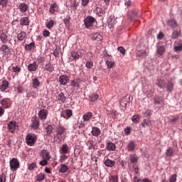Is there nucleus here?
<instances>
[{
	"mask_svg": "<svg viewBox=\"0 0 182 182\" xmlns=\"http://www.w3.org/2000/svg\"><path fill=\"white\" fill-rule=\"evenodd\" d=\"M12 70L15 73H19V72H21V68H19L18 66H13L12 67Z\"/></svg>",
	"mask_w": 182,
	"mask_h": 182,
	"instance_id": "obj_61",
	"label": "nucleus"
},
{
	"mask_svg": "<svg viewBox=\"0 0 182 182\" xmlns=\"http://www.w3.org/2000/svg\"><path fill=\"white\" fill-rule=\"evenodd\" d=\"M139 120H140V115L139 114L133 115L132 117V121L134 123H139Z\"/></svg>",
	"mask_w": 182,
	"mask_h": 182,
	"instance_id": "obj_51",
	"label": "nucleus"
},
{
	"mask_svg": "<svg viewBox=\"0 0 182 182\" xmlns=\"http://www.w3.org/2000/svg\"><path fill=\"white\" fill-rule=\"evenodd\" d=\"M128 162L129 164H137L139 163V156L136 154H132L129 156Z\"/></svg>",
	"mask_w": 182,
	"mask_h": 182,
	"instance_id": "obj_7",
	"label": "nucleus"
},
{
	"mask_svg": "<svg viewBox=\"0 0 182 182\" xmlns=\"http://www.w3.org/2000/svg\"><path fill=\"white\" fill-rule=\"evenodd\" d=\"M105 149L109 151H114V150H116V144L111 141H107L105 144Z\"/></svg>",
	"mask_w": 182,
	"mask_h": 182,
	"instance_id": "obj_15",
	"label": "nucleus"
},
{
	"mask_svg": "<svg viewBox=\"0 0 182 182\" xmlns=\"http://www.w3.org/2000/svg\"><path fill=\"white\" fill-rule=\"evenodd\" d=\"M164 52H166V47H164V46H159L157 47L156 53H158V55H164Z\"/></svg>",
	"mask_w": 182,
	"mask_h": 182,
	"instance_id": "obj_38",
	"label": "nucleus"
},
{
	"mask_svg": "<svg viewBox=\"0 0 182 182\" xmlns=\"http://www.w3.org/2000/svg\"><path fill=\"white\" fill-rule=\"evenodd\" d=\"M58 9H59V6L56 3H54L51 4L49 12L50 14H55V12H58Z\"/></svg>",
	"mask_w": 182,
	"mask_h": 182,
	"instance_id": "obj_34",
	"label": "nucleus"
},
{
	"mask_svg": "<svg viewBox=\"0 0 182 182\" xmlns=\"http://www.w3.org/2000/svg\"><path fill=\"white\" fill-rule=\"evenodd\" d=\"M68 156H66V154H64L60 156V163H65V160H67Z\"/></svg>",
	"mask_w": 182,
	"mask_h": 182,
	"instance_id": "obj_57",
	"label": "nucleus"
},
{
	"mask_svg": "<svg viewBox=\"0 0 182 182\" xmlns=\"http://www.w3.org/2000/svg\"><path fill=\"white\" fill-rule=\"evenodd\" d=\"M48 114H49V112H48V110L45 109H41L38 112V117L43 122H44V120H46V119H48Z\"/></svg>",
	"mask_w": 182,
	"mask_h": 182,
	"instance_id": "obj_6",
	"label": "nucleus"
},
{
	"mask_svg": "<svg viewBox=\"0 0 182 182\" xmlns=\"http://www.w3.org/2000/svg\"><path fill=\"white\" fill-rule=\"evenodd\" d=\"M93 117V112H87L85 113L82 116V120L83 122H90V119Z\"/></svg>",
	"mask_w": 182,
	"mask_h": 182,
	"instance_id": "obj_23",
	"label": "nucleus"
},
{
	"mask_svg": "<svg viewBox=\"0 0 182 182\" xmlns=\"http://www.w3.org/2000/svg\"><path fill=\"white\" fill-rule=\"evenodd\" d=\"M106 10L107 9H103L100 7L97 8V12L98 15H100V16H102V15H105V14H106Z\"/></svg>",
	"mask_w": 182,
	"mask_h": 182,
	"instance_id": "obj_49",
	"label": "nucleus"
},
{
	"mask_svg": "<svg viewBox=\"0 0 182 182\" xmlns=\"http://www.w3.org/2000/svg\"><path fill=\"white\" fill-rule=\"evenodd\" d=\"M178 149L176 150L174 149V148L170 146L168 147L165 154L166 156V157H173V156H174V154H176V151H177Z\"/></svg>",
	"mask_w": 182,
	"mask_h": 182,
	"instance_id": "obj_14",
	"label": "nucleus"
},
{
	"mask_svg": "<svg viewBox=\"0 0 182 182\" xmlns=\"http://www.w3.org/2000/svg\"><path fill=\"white\" fill-rule=\"evenodd\" d=\"M85 66L87 69H92V68H93V61H87Z\"/></svg>",
	"mask_w": 182,
	"mask_h": 182,
	"instance_id": "obj_60",
	"label": "nucleus"
},
{
	"mask_svg": "<svg viewBox=\"0 0 182 182\" xmlns=\"http://www.w3.org/2000/svg\"><path fill=\"white\" fill-rule=\"evenodd\" d=\"M90 102H96V100H97V99H99V95L92 94L90 97Z\"/></svg>",
	"mask_w": 182,
	"mask_h": 182,
	"instance_id": "obj_50",
	"label": "nucleus"
},
{
	"mask_svg": "<svg viewBox=\"0 0 182 182\" xmlns=\"http://www.w3.org/2000/svg\"><path fill=\"white\" fill-rule=\"evenodd\" d=\"M39 118L38 117H33L31 118V127L32 129H39Z\"/></svg>",
	"mask_w": 182,
	"mask_h": 182,
	"instance_id": "obj_9",
	"label": "nucleus"
},
{
	"mask_svg": "<svg viewBox=\"0 0 182 182\" xmlns=\"http://www.w3.org/2000/svg\"><path fill=\"white\" fill-rule=\"evenodd\" d=\"M10 168L11 171H16L19 168V161L17 159L14 158L10 161Z\"/></svg>",
	"mask_w": 182,
	"mask_h": 182,
	"instance_id": "obj_4",
	"label": "nucleus"
},
{
	"mask_svg": "<svg viewBox=\"0 0 182 182\" xmlns=\"http://www.w3.org/2000/svg\"><path fill=\"white\" fill-rule=\"evenodd\" d=\"M6 176L4 173L0 175V182H6Z\"/></svg>",
	"mask_w": 182,
	"mask_h": 182,
	"instance_id": "obj_62",
	"label": "nucleus"
},
{
	"mask_svg": "<svg viewBox=\"0 0 182 182\" xmlns=\"http://www.w3.org/2000/svg\"><path fill=\"white\" fill-rule=\"evenodd\" d=\"M38 63L36 61H34L32 63H29L27 66V69L28 72H36L38 70Z\"/></svg>",
	"mask_w": 182,
	"mask_h": 182,
	"instance_id": "obj_12",
	"label": "nucleus"
},
{
	"mask_svg": "<svg viewBox=\"0 0 182 182\" xmlns=\"http://www.w3.org/2000/svg\"><path fill=\"white\" fill-rule=\"evenodd\" d=\"M72 117V111L70 109H66L62 112L61 113V117H63L64 119H69Z\"/></svg>",
	"mask_w": 182,
	"mask_h": 182,
	"instance_id": "obj_26",
	"label": "nucleus"
},
{
	"mask_svg": "<svg viewBox=\"0 0 182 182\" xmlns=\"http://www.w3.org/2000/svg\"><path fill=\"white\" fill-rule=\"evenodd\" d=\"M55 26V21L53 20H50L48 23H46V28L48 29H52Z\"/></svg>",
	"mask_w": 182,
	"mask_h": 182,
	"instance_id": "obj_53",
	"label": "nucleus"
},
{
	"mask_svg": "<svg viewBox=\"0 0 182 182\" xmlns=\"http://www.w3.org/2000/svg\"><path fill=\"white\" fill-rule=\"evenodd\" d=\"M41 155L43 160H47V161H49L52 158V156H50V154L46 149H43L41 152Z\"/></svg>",
	"mask_w": 182,
	"mask_h": 182,
	"instance_id": "obj_11",
	"label": "nucleus"
},
{
	"mask_svg": "<svg viewBox=\"0 0 182 182\" xmlns=\"http://www.w3.org/2000/svg\"><path fill=\"white\" fill-rule=\"evenodd\" d=\"M18 9H19L21 14H25V12H26L28 9H29V6H28V4H26V3H21L18 5Z\"/></svg>",
	"mask_w": 182,
	"mask_h": 182,
	"instance_id": "obj_19",
	"label": "nucleus"
},
{
	"mask_svg": "<svg viewBox=\"0 0 182 182\" xmlns=\"http://www.w3.org/2000/svg\"><path fill=\"white\" fill-rule=\"evenodd\" d=\"M65 132L66 129L62 126H58L56 127V133L58 139H60V136L62 137L65 134Z\"/></svg>",
	"mask_w": 182,
	"mask_h": 182,
	"instance_id": "obj_13",
	"label": "nucleus"
},
{
	"mask_svg": "<svg viewBox=\"0 0 182 182\" xmlns=\"http://www.w3.org/2000/svg\"><path fill=\"white\" fill-rule=\"evenodd\" d=\"M181 35V30L180 28H176L175 30H173L172 34H171V39H177V38H180Z\"/></svg>",
	"mask_w": 182,
	"mask_h": 182,
	"instance_id": "obj_24",
	"label": "nucleus"
},
{
	"mask_svg": "<svg viewBox=\"0 0 182 182\" xmlns=\"http://www.w3.org/2000/svg\"><path fill=\"white\" fill-rule=\"evenodd\" d=\"M178 119V116L173 117L169 119L170 123H176V122Z\"/></svg>",
	"mask_w": 182,
	"mask_h": 182,
	"instance_id": "obj_63",
	"label": "nucleus"
},
{
	"mask_svg": "<svg viewBox=\"0 0 182 182\" xmlns=\"http://www.w3.org/2000/svg\"><path fill=\"white\" fill-rule=\"evenodd\" d=\"M174 49H175V52H178V50H182V43L178 46H176L174 47Z\"/></svg>",
	"mask_w": 182,
	"mask_h": 182,
	"instance_id": "obj_64",
	"label": "nucleus"
},
{
	"mask_svg": "<svg viewBox=\"0 0 182 182\" xmlns=\"http://www.w3.org/2000/svg\"><path fill=\"white\" fill-rule=\"evenodd\" d=\"M177 181V174L171 175L169 178V182H176Z\"/></svg>",
	"mask_w": 182,
	"mask_h": 182,
	"instance_id": "obj_58",
	"label": "nucleus"
},
{
	"mask_svg": "<svg viewBox=\"0 0 182 182\" xmlns=\"http://www.w3.org/2000/svg\"><path fill=\"white\" fill-rule=\"evenodd\" d=\"M43 180H45V173H41L36 176L37 181H43Z\"/></svg>",
	"mask_w": 182,
	"mask_h": 182,
	"instance_id": "obj_47",
	"label": "nucleus"
},
{
	"mask_svg": "<svg viewBox=\"0 0 182 182\" xmlns=\"http://www.w3.org/2000/svg\"><path fill=\"white\" fill-rule=\"evenodd\" d=\"M61 153H63V154H68L69 153V146H68V144H63L62 146Z\"/></svg>",
	"mask_w": 182,
	"mask_h": 182,
	"instance_id": "obj_41",
	"label": "nucleus"
},
{
	"mask_svg": "<svg viewBox=\"0 0 182 182\" xmlns=\"http://www.w3.org/2000/svg\"><path fill=\"white\" fill-rule=\"evenodd\" d=\"M95 22H96V18L92 17L91 16H88L84 19V25L87 29L92 28Z\"/></svg>",
	"mask_w": 182,
	"mask_h": 182,
	"instance_id": "obj_2",
	"label": "nucleus"
},
{
	"mask_svg": "<svg viewBox=\"0 0 182 182\" xmlns=\"http://www.w3.org/2000/svg\"><path fill=\"white\" fill-rule=\"evenodd\" d=\"M18 127V125L16 124V122L15 121H10L8 124V130L10 133H12L14 134L15 130H16V128Z\"/></svg>",
	"mask_w": 182,
	"mask_h": 182,
	"instance_id": "obj_5",
	"label": "nucleus"
},
{
	"mask_svg": "<svg viewBox=\"0 0 182 182\" xmlns=\"http://www.w3.org/2000/svg\"><path fill=\"white\" fill-rule=\"evenodd\" d=\"M129 19L130 21H134L139 18V15L137 14V11H130L128 15Z\"/></svg>",
	"mask_w": 182,
	"mask_h": 182,
	"instance_id": "obj_31",
	"label": "nucleus"
},
{
	"mask_svg": "<svg viewBox=\"0 0 182 182\" xmlns=\"http://www.w3.org/2000/svg\"><path fill=\"white\" fill-rule=\"evenodd\" d=\"M44 68H45V70H48V72H49V73H52V72H53V70H55L53 65L50 63H47L45 65Z\"/></svg>",
	"mask_w": 182,
	"mask_h": 182,
	"instance_id": "obj_37",
	"label": "nucleus"
},
{
	"mask_svg": "<svg viewBox=\"0 0 182 182\" xmlns=\"http://www.w3.org/2000/svg\"><path fill=\"white\" fill-rule=\"evenodd\" d=\"M58 100H60L62 103H65L66 102V97L65 96V94L63 92H60L58 95Z\"/></svg>",
	"mask_w": 182,
	"mask_h": 182,
	"instance_id": "obj_45",
	"label": "nucleus"
},
{
	"mask_svg": "<svg viewBox=\"0 0 182 182\" xmlns=\"http://www.w3.org/2000/svg\"><path fill=\"white\" fill-rule=\"evenodd\" d=\"M136 58H139L140 59H143L147 56V53L144 50H139L136 53Z\"/></svg>",
	"mask_w": 182,
	"mask_h": 182,
	"instance_id": "obj_27",
	"label": "nucleus"
},
{
	"mask_svg": "<svg viewBox=\"0 0 182 182\" xmlns=\"http://www.w3.org/2000/svg\"><path fill=\"white\" fill-rule=\"evenodd\" d=\"M1 105L4 109H9L11 107V100L4 98L1 100Z\"/></svg>",
	"mask_w": 182,
	"mask_h": 182,
	"instance_id": "obj_21",
	"label": "nucleus"
},
{
	"mask_svg": "<svg viewBox=\"0 0 182 182\" xmlns=\"http://www.w3.org/2000/svg\"><path fill=\"white\" fill-rule=\"evenodd\" d=\"M36 167H37L36 163L33 162L28 165V170H29L30 171H32L33 170H35V168H36Z\"/></svg>",
	"mask_w": 182,
	"mask_h": 182,
	"instance_id": "obj_54",
	"label": "nucleus"
},
{
	"mask_svg": "<svg viewBox=\"0 0 182 182\" xmlns=\"http://www.w3.org/2000/svg\"><path fill=\"white\" fill-rule=\"evenodd\" d=\"M164 102V100L163 99V97L161 96H155L154 98V105H161Z\"/></svg>",
	"mask_w": 182,
	"mask_h": 182,
	"instance_id": "obj_30",
	"label": "nucleus"
},
{
	"mask_svg": "<svg viewBox=\"0 0 182 182\" xmlns=\"http://www.w3.org/2000/svg\"><path fill=\"white\" fill-rule=\"evenodd\" d=\"M69 76L66 75H62L59 77L60 85L65 86L67 83H69Z\"/></svg>",
	"mask_w": 182,
	"mask_h": 182,
	"instance_id": "obj_10",
	"label": "nucleus"
},
{
	"mask_svg": "<svg viewBox=\"0 0 182 182\" xmlns=\"http://www.w3.org/2000/svg\"><path fill=\"white\" fill-rule=\"evenodd\" d=\"M100 133L102 132L100 131V129L97 127H92L91 134L92 136H95V137H97L98 136H100Z\"/></svg>",
	"mask_w": 182,
	"mask_h": 182,
	"instance_id": "obj_29",
	"label": "nucleus"
},
{
	"mask_svg": "<svg viewBox=\"0 0 182 182\" xmlns=\"http://www.w3.org/2000/svg\"><path fill=\"white\" fill-rule=\"evenodd\" d=\"M63 22H64V23H65V27H66L67 28H69L70 26V16H67L64 18Z\"/></svg>",
	"mask_w": 182,
	"mask_h": 182,
	"instance_id": "obj_42",
	"label": "nucleus"
},
{
	"mask_svg": "<svg viewBox=\"0 0 182 182\" xmlns=\"http://www.w3.org/2000/svg\"><path fill=\"white\" fill-rule=\"evenodd\" d=\"M54 127L53 125H47V127H46V132L47 134V136H50L52 134V132H53L54 130Z\"/></svg>",
	"mask_w": 182,
	"mask_h": 182,
	"instance_id": "obj_36",
	"label": "nucleus"
},
{
	"mask_svg": "<svg viewBox=\"0 0 182 182\" xmlns=\"http://www.w3.org/2000/svg\"><path fill=\"white\" fill-rule=\"evenodd\" d=\"M156 85L159 87L160 89H164V87H166V90L170 92V93L173 91V85L171 82H168L166 86V81L161 78H158L156 81Z\"/></svg>",
	"mask_w": 182,
	"mask_h": 182,
	"instance_id": "obj_1",
	"label": "nucleus"
},
{
	"mask_svg": "<svg viewBox=\"0 0 182 182\" xmlns=\"http://www.w3.org/2000/svg\"><path fill=\"white\" fill-rule=\"evenodd\" d=\"M133 1L132 0H125V6H127V8H130V6H133Z\"/></svg>",
	"mask_w": 182,
	"mask_h": 182,
	"instance_id": "obj_56",
	"label": "nucleus"
},
{
	"mask_svg": "<svg viewBox=\"0 0 182 182\" xmlns=\"http://www.w3.org/2000/svg\"><path fill=\"white\" fill-rule=\"evenodd\" d=\"M0 39L2 43L6 44L9 43V42H11V40H9V37H8V35L4 32L0 33Z\"/></svg>",
	"mask_w": 182,
	"mask_h": 182,
	"instance_id": "obj_20",
	"label": "nucleus"
},
{
	"mask_svg": "<svg viewBox=\"0 0 182 182\" xmlns=\"http://www.w3.org/2000/svg\"><path fill=\"white\" fill-rule=\"evenodd\" d=\"M167 25L168 26H170V28H171V29L173 30L180 28L178 24L177 23V21H176V20L174 19H169L167 21Z\"/></svg>",
	"mask_w": 182,
	"mask_h": 182,
	"instance_id": "obj_8",
	"label": "nucleus"
},
{
	"mask_svg": "<svg viewBox=\"0 0 182 182\" xmlns=\"http://www.w3.org/2000/svg\"><path fill=\"white\" fill-rule=\"evenodd\" d=\"M136 141H130L127 145V151L133 152L134 151V149H136Z\"/></svg>",
	"mask_w": 182,
	"mask_h": 182,
	"instance_id": "obj_18",
	"label": "nucleus"
},
{
	"mask_svg": "<svg viewBox=\"0 0 182 182\" xmlns=\"http://www.w3.org/2000/svg\"><path fill=\"white\" fill-rule=\"evenodd\" d=\"M80 82H81V80L79 78L74 79L73 80H71L70 86H72L73 88H75V89H76V90H77V89H79V87H80Z\"/></svg>",
	"mask_w": 182,
	"mask_h": 182,
	"instance_id": "obj_17",
	"label": "nucleus"
},
{
	"mask_svg": "<svg viewBox=\"0 0 182 182\" xmlns=\"http://www.w3.org/2000/svg\"><path fill=\"white\" fill-rule=\"evenodd\" d=\"M104 164L107 167H114V164H116V163L114 162V161L107 159L105 161Z\"/></svg>",
	"mask_w": 182,
	"mask_h": 182,
	"instance_id": "obj_35",
	"label": "nucleus"
},
{
	"mask_svg": "<svg viewBox=\"0 0 182 182\" xmlns=\"http://www.w3.org/2000/svg\"><path fill=\"white\" fill-rule=\"evenodd\" d=\"M29 23H31V20H29L28 17H22L20 19L21 26H29Z\"/></svg>",
	"mask_w": 182,
	"mask_h": 182,
	"instance_id": "obj_22",
	"label": "nucleus"
},
{
	"mask_svg": "<svg viewBox=\"0 0 182 182\" xmlns=\"http://www.w3.org/2000/svg\"><path fill=\"white\" fill-rule=\"evenodd\" d=\"M26 97L28 99L31 97H33V99H36V97H38V94H36L35 92H30L27 93Z\"/></svg>",
	"mask_w": 182,
	"mask_h": 182,
	"instance_id": "obj_46",
	"label": "nucleus"
},
{
	"mask_svg": "<svg viewBox=\"0 0 182 182\" xmlns=\"http://www.w3.org/2000/svg\"><path fill=\"white\" fill-rule=\"evenodd\" d=\"M1 52H2L3 55L4 56H7V55H9L11 53V48L7 45H3L0 48Z\"/></svg>",
	"mask_w": 182,
	"mask_h": 182,
	"instance_id": "obj_16",
	"label": "nucleus"
},
{
	"mask_svg": "<svg viewBox=\"0 0 182 182\" xmlns=\"http://www.w3.org/2000/svg\"><path fill=\"white\" fill-rule=\"evenodd\" d=\"M106 63H107V68H109V69H112V68H113V66H114V61L107 60Z\"/></svg>",
	"mask_w": 182,
	"mask_h": 182,
	"instance_id": "obj_59",
	"label": "nucleus"
},
{
	"mask_svg": "<svg viewBox=\"0 0 182 182\" xmlns=\"http://www.w3.org/2000/svg\"><path fill=\"white\" fill-rule=\"evenodd\" d=\"M32 87L33 89H38L39 86H41V81L38 79V77H35L32 80Z\"/></svg>",
	"mask_w": 182,
	"mask_h": 182,
	"instance_id": "obj_32",
	"label": "nucleus"
},
{
	"mask_svg": "<svg viewBox=\"0 0 182 182\" xmlns=\"http://www.w3.org/2000/svg\"><path fill=\"white\" fill-rule=\"evenodd\" d=\"M33 48H35V43H31L29 44H26L25 47L26 50H32Z\"/></svg>",
	"mask_w": 182,
	"mask_h": 182,
	"instance_id": "obj_52",
	"label": "nucleus"
},
{
	"mask_svg": "<svg viewBox=\"0 0 182 182\" xmlns=\"http://www.w3.org/2000/svg\"><path fill=\"white\" fill-rule=\"evenodd\" d=\"M25 38H26V32L25 31H21L17 34V39L18 41H22L23 39H25Z\"/></svg>",
	"mask_w": 182,
	"mask_h": 182,
	"instance_id": "obj_40",
	"label": "nucleus"
},
{
	"mask_svg": "<svg viewBox=\"0 0 182 182\" xmlns=\"http://www.w3.org/2000/svg\"><path fill=\"white\" fill-rule=\"evenodd\" d=\"M9 87V82L6 80H4L1 85H0V90H1V92H5V90H6V89Z\"/></svg>",
	"mask_w": 182,
	"mask_h": 182,
	"instance_id": "obj_28",
	"label": "nucleus"
},
{
	"mask_svg": "<svg viewBox=\"0 0 182 182\" xmlns=\"http://www.w3.org/2000/svg\"><path fill=\"white\" fill-rule=\"evenodd\" d=\"M92 41H102L103 40V37L102 36V35L99 34V33H95L93 36H92Z\"/></svg>",
	"mask_w": 182,
	"mask_h": 182,
	"instance_id": "obj_43",
	"label": "nucleus"
},
{
	"mask_svg": "<svg viewBox=\"0 0 182 182\" xmlns=\"http://www.w3.org/2000/svg\"><path fill=\"white\" fill-rule=\"evenodd\" d=\"M109 181L110 182H117V181H119V176H111L109 177Z\"/></svg>",
	"mask_w": 182,
	"mask_h": 182,
	"instance_id": "obj_55",
	"label": "nucleus"
},
{
	"mask_svg": "<svg viewBox=\"0 0 182 182\" xmlns=\"http://www.w3.org/2000/svg\"><path fill=\"white\" fill-rule=\"evenodd\" d=\"M80 58V55L77 51H73L69 57L70 61L73 62V60H77Z\"/></svg>",
	"mask_w": 182,
	"mask_h": 182,
	"instance_id": "obj_25",
	"label": "nucleus"
},
{
	"mask_svg": "<svg viewBox=\"0 0 182 182\" xmlns=\"http://www.w3.org/2000/svg\"><path fill=\"white\" fill-rule=\"evenodd\" d=\"M36 136L33 134H28L26 137V143L28 146H33L36 143Z\"/></svg>",
	"mask_w": 182,
	"mask_h": 182,
	"instance_id": "obj_3",
	"label": "nucleus"
},
{
	"mask_svg": "<svg viewBox=\"0 0 182 182\" xmlns=\"http://www.w3.org/2000/svg\"><path fill=\"white\" fill-rule=\"evenodd\" d=\"M68 170H69V166L65 164H62L59 169V173H66Z\"/></svg>",
	"mask_w": 182,
	"mask_h": 182,
	"instance_id": "obj_39",
	"label": "nucleus"
},
{
	"mask_svg": "<svg viewBox=\"0 0 182 182\" xmlns=\"http://www.w3.org/2000/svg\"><path fill=\"white\" fill-rule=\"evenodd\" d=\"M128 103H129V101H127V99L126 98H122L120 100L119 105H120V107H122V110H126V107H127Z\"/></svg>",
	"mask_w": 182,
	"mask_h": 182,
	"instance_id": "obj_33",
	"label": "nucleus"
},
{
	"mask_svg": "<svg viewBox=\"0 0 182 182\" xmlns=\"http://www.w3.org/2000/svg\"><path fill=\"white\" fill-rule=\"evenodd\" d=\"M83 127H85V124H83L82 121L80 122L76 123L73 127L75 130H77V129H83Z\"/></svg>",
	"mask_w": 182,
	"mask_h": 182,
	"instance_id": "obj_44",
	"label": "nucleus"
},
{
	"mask_svg": "<svg viewBox=\"0 0 182 182\" xmlns=\"http://www.w3.org/2000/svg\"><path fill=\"white\" fill-rule=\"evenodd\" d=\"M107 24H108V28H109V29H112V28L114 27V20H113L112 18H109L107 20Z\"/></svg>",
	"mask_w": 182,
	"mask_h": 182,
	"instance_id": "obj_48",
	"label": "nucleus"
}]
</instances>
